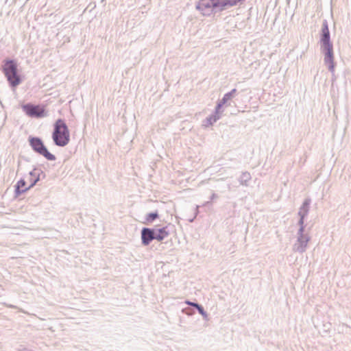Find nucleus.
Returning <instances> with one entry per match:
<instances>
[{
	"instance_id": "nucleus-1",
	"label": "nucleus",
	"mask_w": 351,
	"mask_h": 351,
	"mask_svg": "<svg viewBox=\"0 0 351 351\" xmlns=\"http://www.w3.org/2000/svg\"><path fill=\"white\" fill-rule=\"evenodd\" d=\"M320 42L321 51L324 56V64L334 75L335 64L334 62L333 46L330 42V32L326 21H324L322 24Z\"/></svg>"
},
{
	"instance_id": "nucleus-2",
	"label": "nucleus",
	"mask_w": 351,
	"mask_h": 351,
	"mask_svg": "<svg viewBox=\"0 0 351 351\" xmlns=\"http://www.w3.org/2000/svg\"><path fill=\"white\" fill-rule=\"evenodd\" d=\"M52 139L54 144L59 147H64L69 143V130L62 119H58L53 124Z\"/></svg>"
},
{
	"instance_id": "nucleus-3",
	"label": "nucleus",
	"mask_w": 351,
	"mask_h": 351,
	"mask_svg": "<svg viewBox=\"0 0 351 351\" xmlns=\"http://www.w3.org/2000/svg\"><path fill=\"white\" fill-rule=\"evenodd\" d=\"M3 72L11 86L16 87L21 82L20 75L18 73L17 63L15 60L5 59L3 61Z\"/></svg>"
},
{
	"instance_id": "nucleus-4",
	"label": "nucleus",
	"mask_w": 351,
	"mask_h": 351,
	"mask_svg": "<svg viewBox=\"0 0 351 351\" xmlns=\"http://www.w3.org/2000/svg\"><path fill=\"white\" fill-rule=\"evenodd\" d=\"M28 141L32 149L36 153L43 156L48 160H56V158L55 155L48 151L40 138L29 136Z\"/></svg>"
},
{
	"instance_id": "nucleus-5",
	"label": "nucleus",
	"mask_w": 351,
	"mask_h": 351,
	"mask_svg": "<svg viewBox=\"0 0 351 351\" xmlns=\"http://www.w3.org/2000/svg\"><path fill=\"white\" fill-rule=\"evenodd\" d=\"M40 175H43V177H45V173L41 171H38L36 169H34L33 171H31L29 172V176H36V178L28 187L25 189H23L26 184V182L25 181V180L21 179L20 180H19L14 186L16 196H19L23 193L28 191L29 189L33 187L40 180Z\"/></svg>"
},
{
	"instance_id": "nucleus-6",
	"label": "nucleus",
	"mask_w": 351,
	"mask_h": 351,
	"mask_svg": "<svg viewBox=\"0 0 351 351\" xmlns=\"http://www.w3.org/2000/svg\"><path fill=\"white\" fill-rule=\"evenodd\" d=\"M310 239L311 237L308 234L305 233L304 226H300L298 231L297 241L293 245V250L299 252H304Z\"/></svg>"
},
{
	"instance_id": "nucleus-7",
	"label": "nucleus",
	"mask_w": 351,
	"mask_h": 351,
	"mask_svg": "<svg viewBox=\"0 0 351 351\" xmlns=\"http://www.w3.org/2000/svg\"><path fill=\"white\" fill-rule=\"evenodd\" d=\"M23 110L30 117L42 118L47 116V112L43 108L40 106L33 105L32 104H26L22 106Z\"/></svg>"
},
{
	"instance_id": "nucleus-8",
	"label": "nucleus",
	"mask_w": 351,
	"mask_h": 351,
	"mask_svg": "<svg viewBox=\"0 0 351 351\" xmlns=\"http://www.w3.org/2000/svg\"><path fill=\"white\" fill-rule=\"evenodd\" d=\"M311 203L310 199H306L301 207L300 208L298 215L300 216V219L298 221L299 226H304V217L308 215L309 210V205Z\"/></svg>"
},
{
	"instance_id": "nucleus-9",
	"label": "nucleus",
	"mask_w": 351,
	"mask_h": 351,
	"mask_svg": "<svg viewBox=\"0 0 351 351\" xmlns=\"http://www.w3.org/2000/svg\"><path fill=\"white\" fill-rule=\"evenodd\" d=\"M141 239L142 243L147 245L150 242L154 239V231L152 228H143L141 230Z\"/></svg>"
},
{
	"instance_id": "nucleus-10",
	"label": "nucleus",
	"mask_w": 351,
	"mask_h": 351,
	"mask_svg": "<svg viewBox=\"0 0 351 351\" xmlns=\"http://www.w3.org/2000/svg\"><path fill=\"white\" fill-rule=\"evenodd\" d=\"M236 93H237V89L233 88L230 92L226 93L223 95V98L218 101L217 108H221L222 106L224 104H226L228 100L232 99L234 97Z\"/></svg>"
},
{
	"instance_id": "nucleus-11",
	"label": "nucleus",
	"mask_w": 351,
	"mask_h": 351,
	"mask_svg": "<svg viewBox=\"0 0 351 351\" xmlns=\"http://www.w3.org/2000/svg\"><path fill=\"white\" fill-rule=\"evenodd\" d=\"M167 227L154 229V239H156L159 241H162L165 237H167L169 235V232L167 230Z\"/></svg>"
},
{
	"instance_id": "nucleus-12",
	"label": "nucleus",
	"mask_w": 351,
	"mask_h": 351,
	"mask_svg": "<svg viewBox=\"0 0 351 351\" xmlns=\"http://www.w3.org/2000/svg\"><path fill=\"white\" fill-rule=\"evenodd\" d=\"M252 179L251 174L248 171H243L238 178L239 184L244 186H248L249 182Z\"/></svg>"
},
{
	"instance_id": "nucleus-13",
	"label": "nucleus",
	"mask_w": 351,
	"mask_h": 351,
	"mask_svg": "<svg viewBox=\"0 0 351 351\" xmlns=\"http://www.w3.org/2000/svg\"><path fill=\"white\" fill-rule=\"evenodd\" d=\"M157 218H158V213L157 211L148 213L146 216V220L147 222L151 223L155 221Z\"/></svg>"
},
{
	"instance_id": "nucleus-14",
	"label": "nucleus",
	"mask_w": 351,
	"mask_h": 351,
	"mask_svg": "<svg viewBox=\"0 0 351 351\" xmlns=\"http://www.w3.org/2000/svg\"><path fill=\"white\" fill-rule=\"evenodd\" d=\"M195 308H197V310L198 311L199 313L203 316L204 319H206V320L208 319V314L204 311V308H203V306L202 305H200V304H195Z\"/></svg>"
},
{
	"instance_id": "nucleus-15",
	"label": "nucleus",
	"mask_w": 351,
	"mask_h": 351,
	"mask_svg": "<svg viewBox=\"0 0 351 351\" xmlns=\"http://www.w3.org/2000/svg\"><path fill=\"white\" fill-rule=\"evenodd\" d=\"M217 121V119L214 117L213 114H211L210 117L206 118V122L208 125H213L214 123Z\"/></svg>"
},
{
	"instance_id": "nucleus-16",
	"label": "nucleus",
	"mask_w": 351,
	"mask_h": 351,
	"mask_svg": "<svg viewBox=\"0 0 351 351\" xmlns=\"http://www.w3.org/2000/svg\"><path fill=\"white\" fill-rule=\"evenodd\" d=\"M221 108H217V105L215 107V112L213 114L214 117L218 121L221 118V112H220Z\"/></svg>"
},
{
	"instance_id": "nucleus-17",
	"label": "nucleus",
	"mask_w": 351,
	"mask_h": 351,
	"mask_svg": "<svg viewBox=\"0 0 351 351\" xmlns=\"http://www.w3.org/2000/svg\"><path fill=\"white\" fill-rule=\"evenodd\" d=\"M186 303L189 304L190 306H193V307H195V304H199L198 303L193 302H190V301H186Z\"/></svg>"
},
{
	"instance_id": "nucleus-18",
	"label": "nucleus",
	"mask_w": 351,
	"mask_h": 351,
	"mask_svg": "<svg viewBox=\"0 0 351 351\" xmlns=\"http://www.w3.org/2000/svg\"><path fill=\"white\" fill-rule=\"evenodd\" d=\"M217 196L215 193H213L211 197H210V199H214L215 198H216Z\"/></svg>"
},
{
	"instance_id": "nucleus-19",
	"label": "nucleus",
	"mask_w": 351,
	"mask_h": 351,
	"mask_svg": "<svg viewBox=\"0 0 351 351\" xmlns=\"http://www.w3.org/2000/svg\"><path fill=\"white\" fill-rule=\"evenodd\" d=\"M29 177H30L29 181L32 183L36 178V176H29Z\"/></svg>"
},
{
	"instance_id": "nucleus-20",
	"label": "nucleus",
	"mask_w": 351,
	"mask_h": 351,
	"mask_svg": "<svg viewBox=\"0 0 351 351\" xmlns=\"http://www.w3.org/2000/svg\"><path fill=\"white\" fill-rule=\"evenodd\" d=\"M19 351H32L27 348H23V349H21Z\"/></svg>"
},
{
	"instance_id": "nucleus-21",
	"label": "nucleus",
	"mask_w": 351,
	"mask_h": 351,
	"mask_svg": "<svg viewBox=\"0 0 351 351\" xmlns=\"http://www.w3.org/2000/svg\"><path fill=\"white\" fill-rule=\"evenodd\" d=\"M8 306L12 308H16V306L14 305H9Z\"/></svg>"
}]
</instances>
